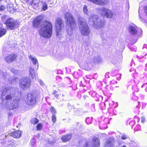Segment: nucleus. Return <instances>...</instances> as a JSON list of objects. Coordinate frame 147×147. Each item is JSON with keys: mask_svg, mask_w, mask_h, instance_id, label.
Here are the masks:
<instances>
[{"mask_svg": "<svg viewBox=\"0 0 147 147\" xmlns=\"http://www.w3.org/2000/svg\"><path fill=\"white\" fill-rule=\"evenodd\" d=\"M11 71V72L15 75H17L18 73V71L17 70L13 68H12Z\"/></svg>", "mask_w": 147, "mask_h": 147, "instance_id": "33", "label": "nucleus"}, {"mask_svg": "<svg viewBox=\"0 0 147 147\" xmlns=\"http://www.w3.org/2000/svg\"><path fill=\"white\" fill-rule=\"evenodd\" d=\"M92 119L91 118H86V122L88 124H89L90 123H92V122L91 121H89V120L90 119V120H91Z\"/></svg>", "mask_w": 147, "mask_h": 147, "instance_id": "40", "label": "nucleus"}, {"mask_svg": "<svg viewBox=\"0 0 147 147\" xmlns=\"http://www.w3.org/2000/svg\"><path fill=\"white\" fill-rule=\"evenodd\" d=\"M32 2L31 3L32 5L37 7L39 6V3L40 2L39 0H32Z\"/></svg>", "mask_w": 147, "mask_h": 147, "instance_id": "28", "label": "nucleus"}, {"mask_svg": "<svg viewBox=\"0 0 147 147\" xmlns=\"http://www.w3.org/2000/svg\"><path fill=\"white\" fill-rule=\"evenodd\" d=\"M7 144L8 146H12L13 144V141L12 140L9 141L7 142Z\"/></svg>", "mask_w": 147, "mask_h": 147, "instance_id": "41", "label": "nucleus"}, {"mask_svg": "<svg viewBox=\"0 0 147 147\" xmlns=\"http://www.w3.org/2000/svg\"><path fill=\"white\" fill-rule=\"evenodd\" d=\"M16 58L17 56L16 55L12 54L6 57L5 59L7 63H10L14 61Z\"/></svg>", "mask_w": 147, "mask_h": 147, "instance_id": "15", "label": "nucleus"}, {"mask_svg": "<svg viewBox=\"0 0 147 147\" xmlns=\"http://www.w3.org/2000/svg\"><path fill=\"white\" fill-rule=\"evenodd\" d=\"M101 104H102H102H103V105H105V103H102Z\"/></svg>", "mask_w": 147, "mask_h": 147, "instance_id": "55", "label": "nucleus"}, {"mask_svg": "<svg viewBox=\"0 0 147 147\" xmlns=\"http://www.w3.org/2000/svg\"><path fill=\"white\" fill-rule=\"evenodd\" d=\"M127 138V136L125 134H123L122 135L121 138L122 140H126Z\"/></svg>", "mask_w": 147, "mask_h": 147, "instance_id": "39", "label": "nucleus"}, {"mask_svg": "<svg viewBox=\"0 0 147 147\" xmlns=\"http://www.w3.org/2000/svg\"><path fill=\"white\" fill-rule=\"evenodd\" d=\"M71 137V134H67L64 136L61 137V139L63 142H66L69 140Z\"/></svg>", "mask_w": 147, "mask_h": 147, "instance_id": "21", "label": "nucleus"}, {"mask_svg": "<svg viewBox=\"0 0 147 147\" xmlns=\"http://www.w3.org/2000/svg\"><path fill=\"white\" fill-rule=\"evenodd\" d=\"M144 11L146 14L147 16V7H146L144 9Z\"/></svg>", "mask_w": 147, "mask_h": 147, "instance_id": "47", "label": "nucleus"}, {"mask_svg": "<svg viewBox=\"0 0 147 147\" xmlns=\"http://www.w3.org/2000/svg\"><path fill=\"white\" fill-rule=\"evenodd\" d=\"M48 8L47 6V4L43 5L42 6V9L43 11H45Z\"/></svg>", "mask_w": 147, "mask_h": 147, "instance_id": "38", "label": "nucleus"}, {"mask_svg": "<svg viewBox=\"0 0 147 147\" xmlns=\"http://www.w3.org/2000/svg\"><path fill=\"white\" fill-rule=\"evenodd\" d=\"M7 9L9 10V11H11V10H9V9H8V7H7Z\"/></svg>", "mask_w": 147, "mask_h": 147, "instance_id": "56", "label": "nucleus"}, {"mask_svg": "<svg viewBox=\"0 0 147 147\" xmlns=\"http://www.w3.org/2000/svg\"><path fill=\"white\" fill-rule=\"evenodd\" d=\"M142 104H143L142 107H143V106H144V105H146V103H142Z\"/></svg>", "mask_w": 147, "mask_h": 147, "instance_id": "52", "label": "nucleus"}, {"mask_svg": "<svg viewBox=\"0 0 147 147\" xmlns=\"http://www.w3.org/2000/svg\"><path fill=\"white\" fill-rule=\"evenodd\" d=\"M57 93V91L55 90L53 91V92L52 93V94H55Z\"/></svg>", "mask_w": 147, "mask_h": 147, "instance_id": "48", "label": "nucleus"}, {"mask_svg": "<svg viewBox=\"0 0 147 147\" xmlns=\"http://www.w3.org/2000/svg\"><path fill=\"white\" fill-rule=\"evenodd\" d=\"M4 8H5V7L4 6H1V7H0V11H1V10L4 9Z\"/></svg>", "mask_w": 147, "mask_h": 147, "instance_id": "46", "label": "nucleus"}, {"mask_svg": "<svg viewBox=\"0 0 147 147\" xmlns=\"http://www.w3.org/2000/svg\"><path fill=\"white\" fill-rule=\"evenodd\" d=\"M102 61V59L98 56H97L94 58L92 62L95 63H98Z\"/></svg>", "mask_w": 147, "mask_h": 147, "instance_id": "23", "label": "nucleus"}, {"mask_svg": "<svg viewBox=\"0 0 147 147\" xmlns=\"http://www.w3.org/2000/svg\"><path fill=\"white\" fill-rule=\"evenodd\" d=\"M7 29H15L19 26V24L18 22L12 18H10L7 20L5 23Z\"/></svg>", "mask_w": 147, "mask_h": 147, "instance_id": "6", "label": "nucleus"}, {"mask_svg": "<svg viewBox=\"0 0 147 147\" xmlns=\"http://www.w3.org/2000/svg\"><path fill=\"white\" fill-rule=\"evenodd\" d=\"M22 134V131H16L12 132L11 134V135L14 138H18L21 137Z\"/></svg>", "mask_w": 147, "mask_h": 147, "instance_id": "18", "label": "nucleus"}, {"mask_svg": "<svg viewBox=\"0 0 147 147\" xmlns=\"http://www.w3.org/2000/svg\"><path fill=\"white\" fill-rule=\"evenodd\" d=\"M7 75L8 74L6 72H3L0 71V77L3 78L5 79Z\"/></svg>", "mask_w": 147, "mask_h": 147, "instance_id": "27", "label": "nucleus"}, {"mask_svg": "<svg viewBox=\"0 0 147 147\" xmlns=\"http://www.w3.org/2000/svg\"><path fill=\"white\" fill-rule=\"evenodd\" d=\"M43 19V16H38L35 18L32 22L33 26L35 28L38 27L39 25L41 23Z\"/></svg>", "mask_w": 147, "mask_h": 147, "instance_id": "14", "label": "nucleus"}, {"mask_svg": "<svg viewBox=\"0 0 147 147\" xmlns=\"http://www.w3.org/2000/svg\"><path fill=\"white\" fill-rule=\"evenodd\" d=\"M35 141L34 139H32L31 140V143L32 145H34L35 144Z\"/></svg>", "mask_w": 147, "mask_h": 147, "instance_id": "44", "label": "nucleus"}, {"mask_svg": "<svg viewBox=\"0 0 147 147\" xmlns=\"http://www.w3.org/2000/svg\"><path fill=\"white\" fill-rule=\"evenodd\" d=\"M29 58L31 60V62L33 65H36L37 64L38 68V63L36 58L34 56L30 55L29 56Z\"/></svg>", "mask_w": 147, "mask_h": 147, "instance_id": "19", "label": "nucleus"}, {"mask_svg": "<svg viewBox=\"0 0 147 147\" xmlns=\"http://www.w3.org/2000/svg\"><path fill=\"white\" fill-rule=\"evenodd\" d=\"M67 27V34L69 36H72V31L76 26V23L72 15L69 13H66L64 16Z\"/></svg>", "mask_w": 147, "mask_h": 147, "instance_id": "3", "label": "nucleus"}, {"mask_svg": "<svg viewBox=\"0 0 147 147\" xmlns=\"http://www.w3.org/2000/svg\"><path fill=\"white\" fill-rule=\"evenodd\" d=\"M20 86L22 89L25 90L28 88L30 85V81L28 78H23L20 80Z\"/></svg>", "mask_w": 147, "mask_h": 147, "instance_id": "8", "label": "nucleus"}, {"mask_svg": "<svg viewBox=\"0 0 147 147\" xmlns=\"http://www.w3.org/2000/svg\"><path fill=\"white\" fill-rule=\"evenodd\" d=\"M141 129V126L139 125H137L134 129L135 131H138L140 130Z\"/></svg>", "mask_w": 147, "mask_h": 147, "instance_id": "36", "label": "nucleus"}, {"mask_svg": "<svg viewBox=\"0 0 147 147\" xmlns=\"http://www.w3.org/2000/svg\"><path fill=\"white\" fill-rule=\"evenodd\" d=\"M29 71L30 76L33 79H36V76L34 69L30 67V68Z\"/></svg>", "mask_w": 147, "mask_h": 147, "instance_id": "22", "label": "nucleus"}, {"mask_svg": "<svg viewBox=\"0 0 147 147\" xmlns=\"http://www.w3.org/2000/svg\"><path fill=\"white\" fill-rule=\"evenodd\" d=\"M139 14L140 20L142 22L145 21V16L144 15V11L143 10H142V9L140 8L139 9Z\"/></svg>", "mask_w": 147, "mask_h": 147, "instance_id": "20", "label": "nucleus"}, {"mask_svg": "<svg viewBox=\"0 0 147 147\" xmlns=\"http://www.w3.org/2000/svg\"><path fill=\"white\" fill-rule=\"evenodd\" d=\"M50 111L52 113L53 115H55L56 113V111L55 109L53 107H51L50 109Z\"/></svg>", "mask_w": 147, "mask_h": 147, "instance_id": "35", "label": "nucleus"}, {"mask_svg": "<svg viewBox=\"0 0 147 147\" xmlns=\"http://www.w3.org/2000/svg\"><path fill=\"white\" fill-rule=\"evenodd\" d=\"M130 49H131V51H133V48H131Z\"/></svg>", "mask_w": 147, "mask_h": 147, "instance_id": "53", "label": "nucleus"}, {"mask_svg": "<svg viewBox=\"0 0 147 147\" xmlns=\"http://www.w3.org/2000/svg\"><path fill=\"white\" fill-rule=\"evenodd\" d=\"M122 147H126L125 145H124L122 146Z\"/></svg>", "mask_w": 147, "mask_h": 147, "instance_id": "57", "label": "nucleus"}, {"mask_svg": "<svg viewBox=\"0 0 147 147\" xmlns=\"http://www.w3.org/2000/svg\"><path fill=\"white\" fill-rule=\"evenodd\" d=\"M7 31L5 29L0 28V37L4 35L6 33Z\"/></svg>", "mask_w": 147, "mask_h": 147, "instance_id": "26", "label": "nucleus"}, {"mask_svg": "<svg viewBox=\"0 0 147 147\" xmlns=\"http://www.w3.org/2000/svg\"><path fill=\"white\" fill-rule=\"evenodd\" d=\"M42 127V125L40 123L38 124L36 126V129L38 130H41Z\"/></svg>", "mask_w": 147, "mask_h": 147, "instance_id": "34", "label": "nucleus"}, {"mask_svg": "<svg viewBox=\"0 0 147 147\" xmlns=\"http://www.w3.org/2000/svg\"><path fill=\"white\" fill-rule=\"evenodd\" d=\"M128 30L132 36H138V27L134 24H132L129 25Z\"/></svg>", "mask_w": 147, "mask_h": 147, "instance_id": "12", "label": "nucleus"}, {"mask_svg": "<svg viewBox=\"0 0 147 147\" xmlns=\"http://www.w3.org/2000/svg\"><path fill=\"white\" fill-rule=\"evenodd\" d=\"M89 22L93 23V27L96 28L103 27L104 25L105 22L101 20L97 15L92 14L89 19Z\"/></svg>", "mask_w": 147, "mask_h": 147, "instance_id": "4", "label": "nucleus"}, {"mask_svg": "<svg viewBox=\"0 0 147 147\" xmlns=\"http://www.w3.org/2000/svg\"><path fill=\"white\" fill-rule=\"evenodd\" d=\"M38 82H39V83H40V84L42 85H44V83H43V82H42V81L41 80H38Z\"/></svg>", "mask_w": 147, "mask_h": 147, "instance_id": "45", "label": "nucleus"}, {"mask_svg": "<svg viewBox=\"0 0 147 147\" xmlns=\"http://www.w3.org/2000/svg\"><path fill=\"white\" fill-rule=\"evenodd\" d=\"M26 102L29 105H32L35 104L36 102V96L33 93H29L27 94Z\"/></svg>", "mask_w": 147, "mask_h": 147, "instance_id": "11", "label": "nucleus"}, {"mask_svg": "<svg viewBox=\"0 0 147 147\" xmlns=\"http://www.w3.org/2000/svg\"><path fill=\"white\" fill-rule=\"evenodd\" d=\"M146 84H147V83H146V84H143L142 86H141V87L142 88H143V86H145V85H146Z\"/></svg>", "mask_w": 147, "mask_h": 147, "instance_id": "50", "label": "nucleus"}, {"mask_svg": "<svg viewBox=\"0 0 147 147\" xmlns=\"http://www.w3.org/2000/svg\"><path fill=\"white\" fill-rule=\"evenodd\" d=\"M145 90L147 92V87H146V88L145 89Z\"/></svg>", "mask_w": 147, "mask_h": 147, "instance_id": "54", "label": "nucleus"}, {"mask_svg": "<svg viewBox=\"0 0 147 147\" xmlns=\"http://www.w3.org/2000/svg\"><path fill=\"white\" fill-rule=\"evenodd\" d=\"M110 35V32L106 31L102 32L101 33L100 36L103 41H106L109 38Z\"/></svg>", "mask_w": 147, "mask_h": 147, "instance_id": "16", "label": "nucleus"}, {"mask_svg": "<svg viewBox=\"0 0 147 147\" xmlns=\"http://www.w3.org/2000/svg\"><path fill=\"white\" fill-rule=\"evenodd\" d=\"M17 90L12 87H7L3 90L2 96H5V99L2 101V104L6 108L10 109H17L18 107L20 98L17 97Z\"/></svg>", "mask_w": 147, "mask_h": 147, "instance_id": "1", "label": "nucleus"}, {"mask_svg": "<svg viewBox=\"0 0 147 147\" xmlns=\"http://www.w3.org/2000/svg\"><path fill=\"white\" fill-rule=\"evenodd\" d=\"M78 24L82 34L85 36H88L90 30L86 22L82 19H80Z\"/></svg>", "mask_w": 147, "mask_h": 147, "instance_id": "5", "label": "nucleus"}, {"mask_svg": "<svg viewBox=\"0 0 147 147\" xmlns=\"http://www.w3.org/2000/svg\"><path fill=\"white\" fill-rule=\"evenodd\" d=\"M105 88L107 90L108 92H110L113 90V88L111 85H107Z\"/></svg>", "mask_w": 147, "mask_h": 147, "instance_id": "31", "label": "nucleus"}, {"mask_svg": "<svg viewBox=\"0 0 147 147\" xmlns=\"http://www.w3.org/2000/svg\"><path fill=\"white\" fill-rule=\"evenodd\" d=\"M141 122L142 123H144L145 122V117H141Z\"/></svg>", "mask_w": 147, "mask_h": 147, "instance_id": "42", "label": "nucleus"}, {"mask_svg": "<svg viewBox=\"0 0 147 147\" xmlns=\"http://www.w3.org/2000/svg\"><path fill=\"white\" fill-rule=\"evenodd\" d=\"M52 121L54 123H55L56 121V117L55 115H52Z\"/></svg>", "mask_w": 147, "mask_h": 147, "instance_id": "37", "label": "nucleus"}, {"mask_svg": "<svg viewBox=\"0 0 147 147\" xmlns=\"http://www.w3.org/2000/svg\"><path fill=\"white\" fill-rule=\"evenodd\" d=\"M0 26H1V24H0Z\"/></svg>", "mask_w": 147, "mask_h": 147, "instance_id": "59", "label": "nucleus"}, {"mask_svg": "<svg viewBox=\"0 0 147 147\" xmlns=\"http://www.w3.org/2000/svg\"><path fill=\"white\" fill-rule=\"evenodd\" d=\"M83 10L84 13L88 15V11L87 9V7L86 5H85L84 6Z\"/></svg>", "mask_w": 147, "mask_h": 147, "instance_id": "32", "label": "nucleus"}, {"mask_svg": "<svg viewBox=\"0 0 147 147\" xmlns=\"http://www.w3.org/2000/svg\"><path fill=\"white\" fill-rule=\"evenodd\" d=\"M18 78L16 77H14L13 79H11V78H9V83H12L13 82V83H14V82H16V81L17 80H18Z\"/></svg>", "mask_w": 147, "mask_h": 147, "instance_id": "29", "label": "nucleus"}, {"mask_svg": "<svg viewBox=\"0 0 147 147\" xmlns=\"http://www.w3.org/2000/svg\"><path fill=\"white\" fill-rule=\"evenodd\" d=\"M117 76H119V77H120L121 76V75L120 74H118L117 75ZM120 79V78L119 77V79Z\"/></svg>", "mask_w": 147, "mask_h": 147, "instance_id": "51", "label": "nucleus"}, {"mask_svg": "<svg viewBox=\"0 0 147 147\" xmlns=\"http://www.w3.org/2000/svg\"><path fill=\"white\" fill-rule=\"evenodd\" d=\"M97 5L102 6H106L108 5L109 1L108 0H88Z\"/></svg>", "mask_w": 147, "mask_h": 147, "instance_id": "13", "label": "nucleus"}, {"mask_svg": "<svg viewBox=\"0 0 147 147\" xmlns=\"http://www.w3.org/2000/svg\"><path fill=\"white\" fill-rule=\"evenodd\" d=\"M99 12L102 16L107 18H112L113 15V13L111 10L104 7L100 8Z\"/></svg>", "mask_w": 147, "mask_h": 147, "instance_id": "7", "label": "nucleus"}, {"mask_svg": "<svg viewBox=\"0 0 147 147\" xmlns=\"http://www.w3.org/2000/svg\"><path fill=\"white\" fill-rule=\"evenodd\" d=\"M52 28L51 22L47 21L42 22L39 34L41 36L46 38H49L52 35Z\"/></svg>", "mask_w": 147, "mask_h": 147, "instance_id": "2", "label": "nucleus"}, {"mask_svg": "<svg viewBox=\"0 0 147 147\" xmlns=\"http://www.w3.org/2000/svg\"><path fill=\"white\" fill-rule=\"evenodd\" d=\"M105 120H108V119H105Z\"/></svg>", "mask_w": 147, "mask_h": 147, "instance_id": "58", "label": "nucleus"}, {"mask_svg": "<svg viewBox=\"0 0 147 147\" xmlns=\"http://www.w3.org/2000/svg\"><path fill=\"white\" fill-rule=\"evenodd\" d=\"M100 140L98 138L94 137L91 143L86 142L83 147H89L90 145L92 147H99L100 145Z\"/></svg>", "mask_w": 147, "mask_h": 147, "instance_id": "10", "label": "nucleus"}, {"mask_svg": "<svg viewBox=\"0 0 147 147\" xmlns=\"http://www.w3.org/2000/svg\"><path fill=\"white\" fill-rule=\"evenodd\" d=\"M38 120L35 118H34L32 119L31 120V122L33 124H35L38 122Z\"/></svg>", "mask_w": 147, "mask_h": 147, "instance_id": "30", "label": "nucleus"}, {"mask_svg": "<svg viewBox=\"0 0 147 147\" xmlns=\"http://www.w3.org/2000/svg\"><path fill=\"white\" fill-rule=\"evenodd\" d=\"M59 96V95L58 94H57L55 95L54 96L56 98H58V97Z\"/></svg>", "mask_w": 147, "mask_h": 147, "instance_id": "49", "label": "nucleus"}, {"mask_svg": "<svg viewBox=\"0 0 147 147\" xmlns=\"http://www.w3.org/2000/svg\"><path fill=\"white\" fill-rule=\"evenodd\" d=\"M1 0H0V1H1Z\"/></svg>", "mask_w": 147, "mask_h": 147, "instance_id": "64", "label": "nucleus"}, {"mask_svg": "<svg viewBox=\"0 0 147 147\" xmlns=\"http://www.w3.org/2000/svg\"><path fill=\"white\" fill-rule=\"evenodd\" d=\"M118 57L117 56H112L111 58V61L113 63H115V62H117V61L119 60H121V56H119Z\"/></svg>", "mask_w": 147, "mask_h": 147, "instance_id": "24", "label": "nucleus"}, {"mask_svg": "<svg viewBox=\"0 0 147 147\" xmlns=\"http://www.w3.org/2000/svg\"><path fill=\"white\" fill-rule=\"evenodd\" d=\"M138 104H139V105H140V103H139V102H138Z\"/></svg>", "mask_w": 147, "mask_h": 147, "instance_id": "60", "label": "nucleus"}, {"mask_svg": "<svg viewBox=\"0 0 147 147\" xmlns=\"http://www.w3.org/2000/svg\"><path fill=\"white\" fill-rule=\"evenodd\" d=\"M114 144V139L113 138H109L107 140L104 147H113Z\"/></svg>", "mask_w": 147, "mask_h": 147, "instance_id": "17", "label": "nucleus"}, {"mask_svg": "<svg viewBox=\"0 0 147 147\" xmlns=\"http://www.w3.org/2000/svg\"><path fill=\"white\" fill-rule=\"evenodd\" d=\"M40 3H41V5H45L47 4L46 2L44 1H40Z\"/></svg>", "mask_w": 147, "mask_h": 147, "instance_id": "43", "label": "nucleus"}, {"mask_svg": "<svg viewBox=\"0 0 147 147\" xmlns=\"http://www.w3.org/2000/svg\"><path fill=\"white\" fill-rule=\"evenodd\" d=\"M74 113L77 115H81L83 113L82 110L81 109L78 108L75 110Z\"/></svg>", "mask_w": 147, "mask_h": 147, "instance_id": "25", "label": "nucleus"}, {"mask_svg": "<svg viewBox=\"0 0 147 147\" xmlns=\"http://www.w3.org/2000/svg\"><path fill=\"white\" fill-rule=\"evenodd\" d=\"M134 51H136V50H134Z\"/></svg>", "mask_w": 147, "mask_h": 147, "instance_id": "62", "label": "nucleus"}, {"mask_svg": "<svg viewBox=\"0 0 147 147\" xmlns=\"http://www.w3.org/2000/svg\"><path fill=\"white\" fill-rule=\"evenodd\" d=\"M116 83H117V81H116Z\"/></svg>", "mask_w": 147, "mask_h": 147, "instance_id": "63", "label": "nucleus"}, {"mask_svg": "<svg viewBox=\"0 0 147 147\" xmlns=\"http://www.w3.org/2000/svg\"><path fill=\"white\" fill-rule=\"evenodd\" d=\"M63 26V23L62 20L60 18H57L55 22V26L56 28L57 35V37L59 38H60V30Z\"/></svg>", "mask_w": 147, "mask_h": 147, "instance_id": "9", "label": "nucleus"}, {"mask_svg": "<svg viewBox=\"0 0 147 147\" xmlns=\"http://www.w3.org/2000/svg\"><path fill=\"white\" fill-rule=\"evenodd\" d=\"M12 9H13V8H11V10Z\"/></svg>", "mask_w": 147, "mask_h": 147, "instance_id": "61", "label": "nucleus"}]
</instances>
